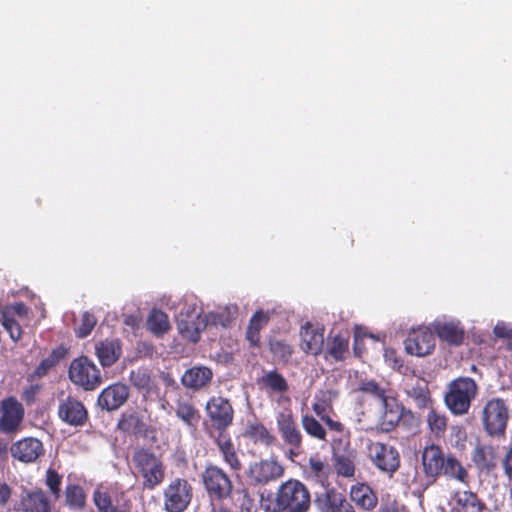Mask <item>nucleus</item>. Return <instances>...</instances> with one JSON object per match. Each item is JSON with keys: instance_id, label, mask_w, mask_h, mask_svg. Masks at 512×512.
<instances>
[{"instance_id": "nucleus-1", "label": "nucleus", "mask_w": 512, "mask_h": 512, "mask_svg": "<svg viewBox=\"0 0 512 512\" xmlns=\"http://www.w3.org/2000/svg\"><path fill=\"white\" fill-rule=\"evenodd\" d=\"M359 390L374 398L376 410L375 427L383 432L391 431L400 421L402 411L396 399L386 392L374 380H362Z\"/></svg>"}, {"instance_id": "nucleus-2", "label": "nucleus", "mask_w": 512, "mask_h": 512, "mask_svg": "<svg viewBox=\"0 0 512 512\" xmlns=\"http://www.w3.org/2000/svg\"><path fill=\"white\" fill-rule=\"evenodd\" d=\"M310 506V495L307 488L298 480L282 483L274 500L265 508L267 512H306Z\"/></svg>"}, {"instance_id": "nucleus-3", "label": "nucleus", "mask_w": 512, "mask_h": 512, "mask_svg": "<svg viewBox=\"0 0 512 512\" xmlns=\"http://www.w3.org/2000/svg\"><path fill=\"white\" fill-rule=\"evenodd\" d=\"M477 394V385L469 377H460L449 384L444 400L447 408L455 415L468 412L471 401Z\"/></svg>"}, {"instance_id": "nucleus-4", "label": "nucleus", "mask_w": 512, "mask_h": 512, "mask_svg": "<svg viewBox=\"0 0 512 512\" xmlns=\"http://www.w3.org/2000/svg\"><path fill=\"white\" fill-rule=\"evenodd\" d=\"M137 473L143 478V487L152 490L162 483L165 477L163 463L151 452L138 450L133 455Z\"/></svg>"}, {"instance_id": "nucleus-5", "label": "nucleus", "mask_w": 512, "mask_h": 512, "mask_svg": "<svg viewBox=\"0 0 512 512\" xmlns=\"http://www.w3.org/2000/svg\"><path fill=\"white\" fill-rule=\"evenodd\" d=\"M511 413L512 411L505 400L492 398L487 401L482 412V420L486 432L491 436H503Z\"/></svg>"}, {"instance_id": "nucleus-6", "label": "nucleus", "mask_w": 512, "mask_h": 512, "mask_svg": "<svg viewBox=\"0 0 512 512\" xmlns=\"http://www.w3.org/2000/svg\"><path fill=\"white\" fill-rule=\"evenodd\" d=\"M366 454L370 461L382 472L392 475L400 466V456L398 451L391 445L366 440Z\"/></svg>"}, {"instance_id": "nucleus-7", "label": "nucleus", "mask_w": 512, "mask_h": 512, "mask_svg": "<svg viewBox=\"0 0 512 512\" xmlns=\"http://www.w3.org/2000/svg\"><path fill=\"white\" fill-rule=\"evenodd\" d=\"M202 482L212 501H224L232 494V481L218 466L209 465L202 472Z\"/></svg>"}, {"instance_id": "nucleus-8", "label": "nucleus", "mask_w": 512, "mask_h": 512, "mask_svg": "<svg viewBox=\"0 0 512 512\" xmlns=\"http://www.w3.org/2000/svg\"><path fill=\"white\" fill-rule=\"evenodd\" d=\"M69 379L86 391L96 389L101 383V375L97 366L87 357L74 359L68 371Z\"/></svg>"}, {"instance_id": "nucleus-9", "label": "nucleus", "mask_w": 512, "mask_h": 512, "mask_svg": "<svg viewBox=\"0 0 512 512\" xmlns=\"http://www.w3.org/2000/svg\"><path fill=\"white\" fill-rule=\"evenodd\" d=\"M193 497L191 484L181 478L173 479L163 491V504L167 512H184Z\"/></svg>"}, {"instance_id": "nucleus-10", "label": "nucleus", "mask_w": 512, "mask_h": 512, "mask_svg": "<svg viewBox=\"0 0 512 512\" xmlns=\"http://www.w3.org/2000/svg\"><path fill=\"white\" fill-rule=\"evenodd\" d=\"M435 345L434 332L426 326L411 329L405 340L406 352L417 357L431 354L435 349Z\"/></svg>"}, {"instance_id": "nucleus-11", "label": "nucleus", "mask_w": 512, "mask_h": 512, "mask_svg": "<svg viewBox=\"0 0 512 512\" xmlns=\"http://www.w3.org/2000/svg\"><path fill=\"white\" fill-rule=\"evenodd\" d=\"M210 324L208 314H201L195 308L180 313L177 318L179 333L191 342H197L200 333Z\"/></svg>"}, {"instance_id": "nucleus-12", "label": "nucleus", "mask_w": 512, "mask_h": 512, "mask_svg": "<svg viewBox=\"0 0 512 512\" xmlns=\"http://www.w3.org/2000/svg\"><path fill=\"white\" fill-rule=\"evenodd\" d=\"M284 474V468L276 460L263 459L250 464L247 477L254 485H267Z\"/></svg>"}, {"instance_id": "nucleus-13", "label": "nucleus", "mask_w": 512, "mask_h": 512, "mask_svg": "<svg viewBox=\"0 0 512 512\" xmlns=\"http://www.w3.org/2000/svg\"><path fill=\"white\" fill-rule=\"evenodd\" d=\"M276 423L284 443L291 450L299 449L302 443V434L295 422L292 411L286 408L279 411L276 415Z\"/></svg>"}, {"instance_id": "nucleus-14", "label": "nucleus", "mask_w": 512, "mask_h": 512, "mask_svg": "<svg viewBox=\"0 0 512 512\" xmlns=\"http://www.w3.org/2000/svg\"><path fill=\"white\" fill-rule=\"evenodd\" d=\"M261 390L265 391L270 397L276 395L278 404H289L290 398L285 396L289 389L287 380L276 370L263 371V374L257 381Z\"/></svg>"}, {"instance_id": "nucleus-15", "label": "nucleus", "mask_w": 512, "mask_h": 512, "mask_svg": "<svg viewBox=\"0 0 512 512\" xmlns=\"http://www.w3.org/2000/svg\"><path fill=\"white\" fill-rule=\"evenodd\" d=\"M28 308L22 302L7 305L2 309V326L9 333L13 341H17L22 334L20 321L27 318Z\"/></svg>"}, {"instance_id": "nucleus-16", "label": "nucleus", "mask_w": 512, "mask_h": 512, "mask_svg": "<svg viewBox=\"0 0 512 512\" xmlns=\"http://www.w3.org/2000/svg\"><path fill=\"white\" fill-rule=\"evenodd\" d=\"M130 395L127 385L114 383L102 390L97 399L98 406L108 412L118 410L126 403Z\"/></svg>"}, {"instance_id": "nucleus-17", "label": "nucleus", "mask_w": 512, "mask_h": 512, "mask_svg": "<svg viewBox=\"0 0 512 512\" xmlns=\"http://www.w3.org/2000/svg\"><path fill=\"white\" fill-rule=\"evenodd\" d=\"M205 409L211 422L218 429L226 428L233 420V408L223 397H212L207 402Z\"/></svg>"}, {"instance_id": "nucleus-18", "label": "nucleus", "mask_w": 512, "mask_h": 512, "mask_svg": "<svg viewBox=\"0 0 512 512\" xmlns=\"http://www.w3.org/2000/svg\"><path fill=\"white\" fill-rule=\"evenodd\" d=\"M324 328L320 324L306 322L300 328V347L305 353L318 355L324 345Z\"/></svg>"}, {"instance_id": "nucleus-19", "label": "nucleus", "mask_w": 512, "mask_h": 512, "mask_svg": "<svg viewBox=\"0 0 512 512\" xmlns=\"http://www.w3.org/2000/svg\"><path fill=\"white\" fill-rule=\"evenodd\" d=\"M11 455L23 463H33L44 454L42 442L34 437H26L15 442L10 448Z\"/></svg>"}, {"instance_id": "nucleus-20", "label": "nucleus", "mask_w": 512, "mask_h": 512, "mask_svg": "<svg viewBox=\"0 0 512 512\" xmlns=\"http://www.w3.org/2000/svg\"><path fill=\"white\" fill-rule=\"evenodd\" d=\"M24 418V407L15 398L2 401V432L18 431Z\"/></svg>"}, {"instance_id": "nucleus-21", "label": "nucleus", "mask_w": 512, "mask_h": 512, "mask_svg": "<svg viewBox=\"0 0 512 512\" xmlns=\"http://www.w3.org/2000/svg\"><path fill=\"white\" fill-rule=\"evenodd\" d=\"M432 327L439 339L449 345H460L464 339V329L458 320H436Z\"/></svg>"}, {"instance_id": "nucleus-22", "label": "nucleus", "mask_w": 512, "mask_h": 512, "mask_svg": "<svg viewBox=\"0 0 512 512\" xmlns=\"http://www.w3.org/2000/svg\"><path fill=\"white\" fill-rule=\"evenodd\" d=\"M317 501L322 512H355L346 497L335 489L326 490Z\"/></svg>"}, {"instance_id": "nucleus-23", "label": "nucleus", "mask_w": 512, "mask_h": 512, "mask_svg": "<svg viewBox=\"0 0 512 512\" xmlns=\"http://www.w3.org/2000/svg\"><path fill=\"white\" fill-rule=\"evenodd\" d=\"M58 414L64 422L74 426L82 425L87 419L84 405L73 398H67L59 405Z\"/></svg>"}, {"instance_id": "nucleus-24", "label": "nucleus", "mask_w": 512, "mask_h": 512, "mask_svg": "<svg viewBox=\"0 0 512 512\" xmlns=\"http://www.w3.org/2000/svg\"><path fill=\"white\" fill-rule=\"evenodd\" d=\"M213 373L206 366H194L182 375V384L189 389L199 390L208 385L212 379Z\"/></svg>"}, {"instance_id": "nucleus-25", "label": "nucleus", "mask_w": 512, "mask_h": 512, "mask_svg": "<svg viewBox=\"0 0 512 512\" xmlns=\"http://www.w3.org/2000/svg\"><path fill=\"white\" fill-rule=\"evenodd\" d=\"M445 458L438 446L426 447L422 453V464L426 475L435 477L442 474Z\"/></svg>"}, {"instance_id": "nucleus-26", "label": "nucleus", "mask_w": 512, "mask_h": 512, "mask_svg": "<svg viewBox=\"0 0 512 512\" xmlns=\"http://www.w3.org/2000/svg\"><path fill=\"white\" fill-rule=\"evenodd\" d=\"M215 442L223 461L230 469L239 471L242 468V464L231 438L224 433H220Z\"/></svg>"}, {"instance_id": "nucleus-27", "label": "nucleus", "mask_w": 512, "mask_h": 512, "mask_svg": "<svg viewBox=\"0 0 512 512\" xmlns=\"http://www.w3.org/2000/svg\"><path fill=\"white\" fill-rule=\"evenodd\" d=\"M350 497L358 507L367 511L374 509L378 502L373 490L365 484L352 486Z\"/></svg>"}, {"instance_id": "nucleus-28", "label": "nucleus", "mask_w": 512, "mask_h": 512, "mask_svg": "<svg viewBox=\"0 0 512 512\" xmlns=\"http://www.w3.org/2000/svg\"><path fill=\"white\" fill-rule=\"evenodd\" d=\"M15 512H51V503L42 490L31 492L22 501V508Z\"/></svg>"}, {"instance_id": "nucleus-29", "label": "nucleus", "mask_w": 512, "mask_h": 512, "mask_svg": "<svg viewBox=\"0 0 512 512\" xmlns=\"http://www.w3.org/2000/svg\"><path fill=\"white\" fill-rule=\"evenodd\" d=\"M96 354L103 367L113 365L121 355V346L119 341H103L96 345Z\"/></svg>"}, {"instance_id": "nucleus-30", "label": "nucleus", "mask_w": 512, "mask_h": 512, "mask_svg": "<svg viewBox=\"0 0 512 512\" xmlns=\"http://www.w3.org/2000/svg\"><path fill=\"white\" fill-rule=\"evenodd\" d=\"M174 411L177 418L180 419L190 430H195L197 428L201 416L199 411L191 402L182 399L178 400Z\"/></svg>"}, {"instance_id": "nucleus-31", "label": "nucleus", "mask_w": 512, "mask_h": 512, "mask_svg": "<svg viewBox=\"0 0 512 512\" xmlns=\"http://www.w3.org/2000/svg\"><path fill=\"white\" fill-rule=\"evenodd\" d=\"M472 460L480 470H491L497 465L495 449L489 445L477 446L473 452Z\"/></svg>"}, {"instance_id": "nucleus-32", "label": "nucleus", "mask_w": 512, "mask_h": 512, "mask_svg": "<svg viewBox=\"0 0 512 512\" xmlns=\"http://www.w3.org/2000/svg\"><path fill=\"white\" fill-rule=\"evenodd\" d=\"M409 398L415 403L418 408H431L432 407V399L430 397V393L428 387L423 382H417L415 385L407 388L406 390Z\"/></svg>"}, {"instance_id": "nucleus-33", "label": "nucleus", "mask_w": 512, "mask_h": 512, "mask_svg": "<svg viewBox=\"0 0 512 512\" xmlns=\"http://www.w3.org/2000/svg\"><path fill=\"white\" fill-rule=\"evenodd\" d=\"M426 422L433 436L438 438L444 436L447 428V418L444 413L431 407L426 416Z\"/></svg>"}, {"instance_id": "nucleus-34", "label": "nucleus", "mask_w": 512, "mask_h": 512, "mask_svg": "<svg viewBox=\"0 0 512 512\" xmlns=\"http://www.w3.org/2000/svg\"><path fill=\"white\" fill-rule=\"evenodd\" d=\"M455 500L457 512H482V504L476 494L470 491L457 493Z\"/></svg>"}, {"instance_id": "nucleus-35", "label": "nucleus", "mask_w": 512, "mask_h": 512, "mask_svg": "<svg viewBox=\"0 0 512 512\" xmlns=\"http://www.w3.org/2000/svg\"><path fill=\"white\" fill-rule=\"evenodd\" d=\"M147 326L151 333L155 336H162L170 329L168 316L157 309L151 311L147 319Z\"/></svg>"}, {"instance_id": "nucleus-36", "label": "nucleus", "mask_w": 512, "mask_h": 512, "mask_svg": "<svg viewBox=\"0 0 512 512\" xmlns=\"http://www.w3.org/2000/svg\"><path fill=\"white\" fill-rule=\"evenodd\" d=\"M129 380L132 385L139 391L143 392L144 395L150 394L155 388V384L146 369L139 368L137 370H132L130 372Z\"/></svg>"}, {"instance_id": "nucleus-37", "label": "nucleus", "mask_w": 512, "mask_h": 512, "mask_svg": "<svg viewBox=\"0 0 512 512\" xmlns=\"http://www.w3.org/2000/svg\"><path fill=\"white\" fill-rule=\"evenodd\" d=\"M237 315L238 306L236 304H229L219 312L209 313L208 318L210 324L212 325H221L222 327H227L228 325H230L232 320L236 318Z\"/></svg>"}, {"instance_id": "nucleus-38", "label": "nucleus", "mask_w": 512, "mask_h": 512, "mask_svg": "<svg viewBox=\"0 0 512 512\" xmlns=\"http://www.w3.org/2000/svg\"><path fill=\"white\" fill-rule=\"evenodd\" d=\"M442 474L461 482H465L467 477V471L453 456H447L445 458Z\"/></svg>"}, {"instance_id": "nucleus-39", "label": "nucleus", "mask_w": 512, "mask_h": 512, "mask_svg": "<svg viewBox=\"0 0 512 512\" xmlns=\"http://www.w3.org/2000/svg\"><path fill=\"white\" fill-rule=\"evenodd\" d=\"M246 435L255 443L271 445L275 438L262 424H251L246 429Z\"/></svg>"}, {"instance_id": "nucleus-40", "label": "nucleus", "mask_w": 512, "mask_h": 512, "mask_svg": "<svg viewBox=\"0 0 512 512\" xmlns=\"http://www.w3.org/2000/svg\"><path fill=\"white\" fill-rule=\"evenodd\" d=\"M301 424L304 431L318 440H326V431L323 426L313 416L304 415L301 418Z\"/></svg>"}, {"instance_id": "nucleus-41", "label": "nucleus", "mask_w": 512, "mask_h": 512, "mask_svg": "<svg viewBox=\"0 0 512 512\" xmlns=\"http://www.w3.org/2000/svg\"><path fill=\"white\" fill-rule=\"evenodd\" d=\"M269 349L275 358L284 363H287L293 354L292 346L280 339H271Z\"/></svg>"}, {"instance_id": "nucleus-42", "label": "nucleus", "mask_w": 512, "mask_h": 512, "mask_svg": "<svg viewBox=\"0 0 512 512\" xmlns=\"http://www.w3.org/2000/svg\"><path fill=\"white\" fill-rule=\"evenodd\" d=\"M66 503L74 509L82 508L85 504V494L83 489L78 485H68L65 489Z\"/></svg>"}, {"instance_id": "nucleus-43", "label": "nucleus", "mask_w": 512, "mask_h": 512, "mask_svg": "<svg viewBox=\"0 0 512 512\" xmlns=\"http://www.w3.org/2000/svg\"><path fill=\"white\" fill-rule=\"evenodd\" d=\"M348 351V340L342 336L333 337L328 343V355L335 360L344 358Z\"/></svg>"}, {"instance_id": "nucleus-44", "label": "nucleus", "mask_w": 512, "mask_h": 512, "mask_svg": "<svg viewBox=\"0 0 512 512\" xmlns=\"http://www.w3.org/2000/svg\"><path fill=\"white\" fill-rule=\"evenodd\" d=\"M235 506L240 508L241 510L250 511L253 499L251 498L248 490L246 488L233 489L232 494L229 497Z\"/></svg>"}, {"instance_id": "nucleus-45", "label": "nucleus", "mask_w": 512, "mask_h": 512, "mask_svg": "<svg viewBox=\"0 0 512 512\" xmlns=\"http://www.w3.org/2000/svg\"><path fill=\"white\" fill-rule=\"evenodd\" d=\"M93 500L100 512H121L112 506L109 495L102 489L95 490Z\"/></svg>"}, {"instance_id": "nucleus-46", "label": "nucleus", "mask_w": 512, "mask_h": 512, "mask_svg": "<svg viewBox=\"0 0 512 512\" xmlns=\"http://www.w3.org/2000/svg\"><path fill=\"white\" fill-rule=\"evenodd\" d=\"M97 323L95 316L89 312L82 314L81 324L75 329L78 337L84 338L89 335Z\"/></svg>"}, {"instance_id": "nucleus-47", "label": "nucleus", "mask_w": 512, "mask_h": 512, "mask_svg": "<svg viewBox=\"0 0 512 512\" xmlns=\"http://www.w3.org/2000/svg\"><path fill=\"white\" fill-rule=\"evenodd\" d=\"M61 482L62 476L58 474L55 470L49 468L46 472L45 483L55 499H58L60 496Z\"/></svg>"}, {"instance_id": "nucleus-48", "label": "nucleus", "mask_w": 512, "mask_h": 512, "mask_svg": "<svg viewBox=\"0 0 512 512\" xmlns=\"http://www.w3.org/2000/svg\"><path fill=\"white\" fill-rule=\"evenodd\" d=\"M309 470L314 477L321 480L327 476L328 466L319 458L312 457L309 460Z\"/></svg>"}, {"instance_id": "nucleus-49", "label": "nucleus", "mask_w": 512, "mask_h": 512, "mask_svg": "<svg viewBox=\"0 0 512 512\" xmlns=\"http://www.w3.org/2000/svg\"><path fill=\"white\" fill-rule=\"evenodd\" d=\"M336 470L339 475L352 477L355 473V467L351 460L345 457H338L336 461Z\"/></svg>"}, {"instance_id": "nucleus-50", "label": "nucleus", "mask_w": 512, "mask_h": 512, "mask_svg": "<svg viewBox=\"0 0 512 512\" xmlns=\"http://www.w3.org/2000/svg\"><path fill=\"white\" fill-rule=\"evenodd\" d=\"M56 362H57V358L55 357V355L54 354L50 355L49 357H47L41 361V363L35 370V374L38 377L45 376L48 373V371L52 367L55 366Z\"/></svg>"}, {"instance_id": "nucleus-51", "label": "nucleus", "mask_w": 512, "mask_h": 512, "mask_svg": "<svg viewBox=\"0 0 512 512\" xmlns=\"http://www.w3.org/2000/svg\"><path fill=\"white\" fill-rule=\"evenodd\" d=\"M268 319L269 317L267 313L258 311L251 318L248 327L260 331L268 323Z\"/></svg>"}, {"instance_id": "nucleus-52", "label": "nucleus", "mask_w": 512, "mask_h": 512, "mask_svg": "<svg viewBox=\"0 0 512 512\" xmlns=\"http://www.w3.org/2000/svg\"><path fill=\"white\" fill-rule=\"evenodd\" d=\"M494 334L497 337L512 338V326L504 322H498L494 327Z\"/></svg>"}, {"instance_id": "nucleus-53", "label": "nucleus", "mask_w": 512, "mask_h": 512, "mask_svg": "<svg viewBox=\"0 0 512 512\" xmlns=\"http://www.w3.org/2000/svg\"><path fill=\"white\" fill-rule=\"evenodd\" d=\"M325 424L329 427V429L336 431V432H342L343 431V425L339 421H335L329 416H323L321 418Z\"/></svg>"}, {"instance_id": "nucleus-54", "label": "nucleus", "mask_w": 512, "mask_h": 512, "mask_svg": "<svg viewBox=\"0 0 512 512\" xmlns=\"http://www.w3.org/2000/svg\"><path fill=\"white\" fill-rule=\"evenodd\" d=\"M259 330L252 329L250 327L247 328L246 337L247 340L250 342L251 345L257 346L259 343Z\"/></svg>"}, {"instance_id": "nucleus-55", "label": "nucleus", "mask_w": 512, "mask_h": 512, "mask_svg": "<svg viewBox=\"0 0 512 512\" xmlns=\"http://www.w3.org/2000/svg\"><path fill=\"white\" fill-rule=\"evenodd\" d=\"M504 469L505 473L509 478H512V447L507 452L504 459Z\"/></svg>"}, {"instance_id": "nucleus-56", "label": "nucleus", "mask_w": 512, "mask_h": 512, "mask_svg": "<svg viewBox=\"0 0 512 512\" xmlns=\"http://www.w3.org/2000/svg\"><path fill=\"white\" fill-rule=\"evenodd\" d=\"M125 324L131 328H137L140 324V318L136 315H127L124 320Z\"/></svg>"}, {"instance_id": "nucleus-57", "label": "nucleus", "mask_w": 512, "mask_h": 512, "mask_svg": "<svg viewBox=\"0 0 512 512\" xmlns=\"http://www.w3.org/2000/svg\"><path fill=\"white\" fill-rule=\"evenodd\" d=\"M378 512H400L398 507H396L394 504L387 503L381 505Z\"/></svg>"}, {"instance_id": "nucleus-58", "label": "nucleus", "mask_w": 512, "mask_h": 512, "mask_svg": "<svg viewBox=\"0 0 512 512\" xmlns=\"http://www.w3.org/2000/svg\"><path fill=\"white\" fill-rule=\"evenodd\" d=\"M1 490H2V502L9 496V488L7 485H4L2 484V487H1Z\"/></svg>"}, {"instance_id": "nucleus-59", "label": "nucleus", "mask_w": 512, "mask_h": 512, "mask_svg": "<svg viewBox=\"0 0 512 512\" xmlns=\"http://www.w3.org/2000/svg\"><path fill=\"white\" fill-rule=\"evenodd\" d=\"M318 408H319V406H318V405H314V411H315L317 414L319 413Z\"/></svg>"}, {"instance_id": "nucleus-60", "label": "nucleus", "mask_w": 512, "mask_h": 512, "mask_svg": "<svg viewBox=\"0 0 512 512\" xmlns=\"http://www.w3.org/2000/svg\"><path fill=\"white\" fill-rule=\"evenodd\" d=\"M471 370H472V371H475V370H476V366H475V365H472Z\"/></svg>"}]
</instances>
